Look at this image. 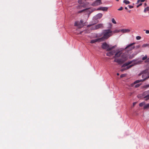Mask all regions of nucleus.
<instances>
[{
    "mask_svg": "<svg viewBox=\"0 0 149 149\" xmlns=\"http://www.w3.org/2000/svg\"><path fill=\"white\" fill-rule=\"evenodd\" d=\"M141 61H138L137 60H133L132 61L126 62L122 65V67L123 68H121L120 71L121 72H123L124 70H128L134 65L141 63Z\"/></svg>",
    "mask_w": 149,
    "mask_h": 149,
    "instance_id": "f257e3e1",
    "label": "nucleus"
},
{
    "mask_svg": "<svg viewBox=\"0 0 149 149\" xmlns=\"http://www.w3.org/2000/svg\"><path fill=\"white\" fill-rule=\"evenodd\" d=\"M116 47V45H115L113 46H112L111 45H109L106 42L103 43L102 45V48L107 51H110L106 54L107 56H110L113 55L116 53V51L115 50H111L112 49Z\"/></svg>",
    "mask_w": 149,
    "mask_h": 149,
    "instance_id": "f03ea898",
    "label": "nucleus"
},
{
    "mask_svg": "<svg viewBox=\"0 0 149 149\" xmlns=\"http://www.w3.org/2000/svg\"><path fill=\"white\" fill-rule=\"evenodd\" d=\"M104 31L105 32L103 36L100 38L102 41L107 39L112 35V31L110 29L105 30Z\"/></svg>",
    "mask_w": 149,
    "mask_h": 149,
    "instance_id": "7ed1b4c3",
    "label": "nucleus"
},
{
    "mask_svg": "<svg viewBox=\"0 0 149 149\" xmlns=\"http://www.w3.org/2000/svg\"><path fill=\"white\" fill-rule=\"evenodd\" d=\"M142 77L143 78V81L149 77V74L148 73V69H146L143 71L142 72Z\"/></svg>",
    "mask_w": 149,
    "mask_h": 149,
    "instance_id": "20e7f679",
    "label": "nucleus"
},
{
    "mask_svg": "<svg viewBox=\"0 0 149 149\" xmlns=\"http://www.w3.org/2000/svg\"><path fill=\"white\" fill-rule=\"evenodd\" d=\"M136 44L135 42H133L128 45L125 48V49H127L128 51H131L134 49L135 48L134 45Z\"/></svg>",
    "mask_w": 149,
    "mask_h": 149,
    "instance_id": "39448f33",
    "label": "nucleus"
},
{
    "mask_svg": "<svg viewBox=\"0 0 149 149\" xmlns=\"http://www.w3.org/2000/svg\"><path fill=\"white\" fill-rule=\"evenodd\" d=\"M83 23V20H81L80 22L77 21L75 22L74 24V26H77L79 28H82L84 26Z\"/></svg>",
    "mask_w": 149,
    "mask_h": 149,
    "instance_id": "423d86ee",
    "label": "nucleus"
},
{
    "mask_svg": "<svg viewBox=\"0 0 149 149\" xmlns=\"http://www.w3.org/2000/svg\"><path fill=\"white\" fill-rule=\"evenodd\" d=\"M143 97L146 100L149 99V90L144 92L142 95Z\"/></svg>",
    "mask_w": 149,
    "mask_h": 149,
    "instance_id": "0eeeda50",
    "label": "nucleus"
},
{
    "mask_svg": "<svg viewBox=\"0 0 149 149\" xmlns=\"http://www.w3.org/2000/svg\"><path fill=\"white\" fill-rule=\"evenodd\" d=\"M98 22V20H97L95 22L93 23V24L88 25L87 26V27H89L90 26H91V30H96L95 25H94L95 24L97 23Z\"/></svg>",
    "mask_w": 149,
    "mask_h": 149,
    "instance_id": "6e6552de",
    "label": "nucleus"
},
{
    "mask_svg": "<svg viewBox=\"0 0 149 149\" xmlns=\"http://www.w3.org/2000/svg\"><path fill=\"white\" fill-rule=\"evenodd\" d=\"M114 61L117 63L119 64H121L125 62V61L121 58H116L114 60Z\"/></svg>",
    "mask_w": 149,
    "mask_h": 149,
    "instance_id": "1a4fd4ad",
    "label": "nucleus"
},
{
    "mask_svg": "<svg viewBox=\"0 0 149 149\" xmlns=\"http://www.w3.org/2000/svg\"><path fill=\"white\" fill-rule=\"evenodd\" d=\"M101 4L102 2L101 0H96L91 5L93 6H96Z\"/></svg>",
    "mask_w": 149,
    "mask_h": 149,
    "instance_id": "9d476101",
    "label": "nucleus"
},
{
    "mask_svg": "<svg viewBox=\"0 0 149 149\" xmlns=\"http://www.w3.org/2000/svg\"><path fill=\"white\" fill-rule=\"evenodd\" d=\"M122 54L121 51L119 50H117L115 54L114 57L115 58L121 56Z\"/></svg>",
    "mask_w": 149,
    "mask_h": 149,
    "instance_id": "9b49d317",
    "label": "nucleus"
},
{
    "mask_svg": "<svg viewBox=\"0 0 149 149\" xmlns=\"http://www.w3.org/2000/svg\"><path fill=\"white\" fill-rule=\"evenodd\" d=\"M121 58L125 61V62L127 60V55L126 53H124L122 54L121 56Z\"/></svg>",
    "mask_w": 149,
    "mask_h": 149,
    "instance_id": "f8f14e48",
    "label": "nucleus"
},
{
    "mask_svg": "<svg viewBox=\"0 0 149 149\" xmlns=\"http://www.w3.org/2000/svg\"><path fill=\"white\" fill-rule=\"evenodd\" d=\"M78 2L79 4H80V5H79L77 6V8L78 9H79L81 8V7L82 6L84 7L83 6H82L81 5L83 3V0H78Z\"/></svg>",
    "mask_w": 149,
    "mask_h": 149,
    "instance_id": "ddd939ff",
    "label": "nucleus"
},
{
    "mask_svg": "<svg viewBox=\"0 0 149 149\" xmlns=\"http://www.w3.org/2000/svg\"><path fill=\"white\" fill-rule=\"evenodd\" d=\"M102 41L100 38H97L95 39L92 40L90 41V43L93 44L97 42H101Z\"/></svg>",
    "mask_w": 149,
    "mask_h": 149,
    "instance_id": "4468645a",
    "label": "nucleus"
},
{
    "mask_svg": "<svg viewBox=\"0 0 149 149\" xmlns=\"http://www.w3.org/2000/svg\"><path fill=\"white\" fill-rule=\"evenodd\" d=\"M102 14L100 13H98L94 17V19H100L102 17Z\"/></svg>",
    "mask_w": 149,
    "mask_h": 149,
    "instance_id": "2eb2a0df",
    "label": "nucleus"
},
{
    "mask_svg": "<svg viewBox=\"0 0 149 149\" xmlns=\"http://www.w3.org/2000/svg\"><path fill=\"white\" fill-rule=\"evenodd\" d=\"M142 79H141L140 80H137L135 81L133 83H132L131 84V86H134V85L135 84H137L139 82H140L141 81H143Z\"/></svg>",
    "mask_w": 149,
    "mask_h": 149,
    "instance_id": "dca6fc26",
    "label": "nucleus"
},
{
    "mask_svg": "<svg viewBox=\"0 0 149 149\" xmlns=\"http://www.w3.org/2000/svg\"><path fill=\"white\" fill-rule=\"evenodd\" d=\"M123 33H128L130 31V30L128 29H122L120 31Z\"/></svg>",
    "mask_w": 149,
    "mask_h": 149,
    "instance_id": "f3484780",
    "label": "nucleus"
},
{
    "mask_svg": "<svg viewBox=\"0 0 149 149\" xmlns=\"http://www.w3.org/2000/svg\"><path fill=\"white\" fill-rule=\"evenodd\" d=\"M95 26L96 29H97L99 28H102L103 27V24H98L95 25Z\"/></svg>",
    "mask_w": 149,
    "mask_h": 149,
    "instance_id": "a211bd4d",
    "label": "nucleus"
},
{
    "mask_svg": "<svg viewBox=\"0 0 149 149\" xmlns=\"http://www.w3.org/2000/svg\"><path fill=\"white\" fill-rule=\"evenodd\" d=\"M101 10L103 11H107L108 8L107 7H101Z\"/></svg>",
    "mask_w": 149,
    "mask_h": 149,
    "instance_id": "6ab92c4d",
    "label": "nucleus"
},
{
    "mask_svg": "<svg viewBox=\"0 0 149 149\" xmlns=\"http://www.w3.org/2000/svg\"><path fill=\"white\" fill-rule=\"evenodd\" d=\"M149 107V103L145 105L143 107L144 109H146Z\"/></svg>",
    "mask_w": 149,
    "mask_h": 149,
    "instance_id": "aec40b11",
    "label": "nucleus"
},
{
    "mask_svg": "<svg viewBox=\"0 0 149 149\" xmlns=\"http://www.w3.org/2000/svg\"><path fill=\"white\" fill-rule=\"evenodd\" d=\"M149 11V7H147L145 8L144 12L145 13H146L147 11Z\"/></svg>",
    "mask_w": 149,
    "mask_h": 149,
    "instance_id": "412c9836",
    "label": "nucleus"
},
{
    "mask_svg": "<svg viewBox=\"0 0 149 149\" xmlns=\"http://www.w3.org/2000/svg\"><path fill=\"white\" fill-rule=\"evenodd\" d=\"M123 2L126 4H128L130 3V2L129 1L126 0H124Z\"/></svg>",
    "mask_w": 149,
    "mask_h": 149,
    "instance_id": "4be33fe9",
    "label": "nucleus"
},
{
    "mask_svg": "<svg viewBox=\"0 0 149 149\" xmlns=\"http://www.w3.org/2000/svg\"><path fill=\"white\" fill-rule=\"evenodd\" d=\"M148 58V56L147 55H146L145 56L143 57L142 58V60L143 61H144L145 60H146L147 58Z\"/></svg>",
    "mask_w": 149,
    "mask_h": 149,
    "instance_id": "5701e85b",
    "label": "nucleus"
},
{
    "mask_svg": "<svg viewBox=\"0 0 149 149\" xmlns=\"http://www.w3.org/2000/svg\"><path fill=\"white\" fill-rule=\"evenodd\" d=\"M148 45H149V44H143L142 45V47H146L148 46Z\"/></svg>",
    "mask_w": 149,
    "mask_h": 149,
    "instance_id": "b1692460",
    "label": "nucleus"
},
{
    "mask_svg": "<svg viewBox=\"0 0 149 149\" xmlns=\"http://www.w3.org/2000/svg\"><path fill=\"white\" fill-rule=\"evenodd\" d=\"M145 104V102H143L139 104V106L140 107H142L143 105H144Z\"/></svg>",
    "mask_w": 149,
    "mask_h": 149,
    "instance_id": "393cba45",
    "label": "nucleus"
},
{
    "mask_svg": "<svg viewBox=\"0 0 149 149\" xmlns=\"http://www.w3.org/2000/svg\"><path fill=\"white\" fill-rule=\"evenodd\" d=\"M120 30H116L113 31H112V33H118L119 32H120Z\"/></svg>",
    "mask_w": 149,
    "mask_h": 149,
    "instance_id": "a878e982",
    "label": "nucleus"
},
{
    "mask_svg": "<svg viewBox=\"0 0 149 149\" xmlns=\"http://www.w3.org/2000/svg\"><path fill=\"white\" fill-rule=\"evenodd\" d=\"M111 21L114 24H116V22L114 18H112L111 19Z\"/></svg>",
    "mask_w": 149,
    "mask_h": 149,
    "instance_id": "bb28decb",
    "label": "nucleus"
},
{
    "mask_svg": "<svg viewBox=\"0 0 149 149\" xmlns=\"http://www.w3.org/2000/svg\"><path fill=\"white\" fill-rule=\"evenodd\" d=\"M141 37L140 36H137L136 37V39L137 40H139L141 39Z\"/></svg>",
    "mask_w": 149,
    "mask_h": 149,
    "instance_id": "cd10ccee",
    "label": "nucleus"
},
{
    "mask_svg": "<svg viewBox=\"0 0 149 149\" xmlns=\"http://www.w3.org/2000/svg\"><path fill=\"white\" fill-rule=\"evenodd\" d=\"M140 85H141V84H137L135 85L134 86V87L135 88H137V87H139L140 86Z\"/></svg>",
    "mask_w": 149,
    "mask_h": 149,
    "instance_id": "c85d7f7f",
    "label": "nucleus"
},
{
    "mask_svg": "<svg viewBox=\"0 0 149 149\" xmlns=\"http://www.w3.org/2000/svg\"><path fill=\"white\" fill-rule=\"evenodd\" d=\"M145 0H138L137 3H138L140 1H141V2H143L145 1Z\"/></svg>",
    "mask_w": 149,
    "mask_h": 149,
    "instance_id": "c756f323",
    "label": "nucleus"
},
{
    "mask_svg": "<svg viewBox=\"0 0 149 149\" xmlns=\"http://www.w3.org/2000/svg\"><path fill=\"white\" fill-rule=\"evenodd\" d=\"M126 76V74H123L120 75V77L121 78H122V77H125Z\"/></svg>",
    "mask_w": 149,
    "mask_h": 149,
    "instance_id": "7c9ffc66",
    "label": "nucleus"
},
{
    "mask_svg": "<svg viewBox=\"0 0 149 149\" xmlns=\"http://www.w3.org/2000/svg\"><path fill=\"white\" fill-rule=\"evenodd\" d=\"M145 62V63L149 62V57L147 58Z\"/></svg>",
    "mask_w": 149,
    "mask_h": 149,
    "instance_id": "2f4dec72",
    "label": "nucleus"
},
{
    "mask_svg": "<svg viewBox=\"0 0 149 149\" xmlns=\"http://www.w3.org/2000/svg\"><path fill=\"white\" fill-rule=\"evenodd\" d=\"M144 31H145V30H144ZM145 31H146V34H149V30H145Z\"/></svg>",
    "mask_w": 149,
    "mask_h": 149,
    "instance_id": "473e14b6",
    "label": "nucleus"
},
{
    "mask_svg": "<svg viewBox=\"0 0 149 149\" xmlns=\"http://www.w3.org/2000/svg\"><path fill=\"white\" fill-rule=\"evenodd\" d=\"M88 9H87V8H86V9H85L83 10H81V11H79V13H81V12H83V11H84V10H87Z\"/></svg>",
    "mask_w": 149,
    "mask_h": 149,
    "instance_id": "72a5a7b5",
    "label": "nucleus"
},
{
    "mask_svg": "<svg viewBox=\"0 0 149 149\" xmlns=\"http://www.w3.org/2000/svg\"><path fill=\"white\" fill-rule=\"evenodd\" d=\"M123 7H120V8H119V9H118V10H122L123 9Z\"/></svg>",
    "mask_w": 149,
    "mask_h": 149,
    "instance_id": "f704fd0d",
    "label": "nucleus"
},
{
    "mask_svg": "<svg viewBox=\"0 0 149 149\" xmlns=\"http://www.w3.org/2000/svg\"><path fill=\"white\" fill-rule=\"evenodd\" d=\"M128 6L130 8H133V6H132L128 5Z\"/></svg>",
    "mask_w": 149,
    "mask_h": 149,
    "instance_id": "c9c22d12",
    "label": "nucleus"
},
{
    "mask_svg": "<svg viewBox=\"0 0 149 149\" xmlns=\"http://www.w3.org/2000/svg\"><path fill=\"white\" fill-rule=\"evenodd\" d=\"M140 47V45H138L136 46V47L137 48H139Z\"/></svg>",
    "mask_w": 149,
    "mask_h": 149,
    "instance_id": "e433bc0d",
    "label": "nucleus"
},
{
    "mask_svg": "<svg viewBox=\"0 0 149 149\" xmlns=\"http://www.w3.org/2000/svg\"><path fill=\"white\" fill-rule=\"evenodd\" d=\"M142 5V3H140L139 4V5H137L136 6V7L137 8H138L139 7V6H141V5Z\"/></svg>",
    "mask_w": 149,
    "mask_h": 149,
    "instance_id": "4c0bfd02",
    "label": "nucleus"
},
{
    "mask_svg": "<svg viewBox=\"0 0 149 149\" xmlns=\"http://www.w3.org/2000/svg\"><path fill=\"white\" fill-rule=\"evenodd\" d=\"M149 87V84L147 85H146L144 86V87L145 88H148Z\"/></svg>",
    "mask_w": 149,
    "mask_h": 149,
    "instance_id": "58836bf2",
    "label": "nucleus"
},
{
    "mask_svg": "<svg viewBox=\"0 0 149 149\" xmlns=\"http://www.w3.org/2000/svg\"><path fill=\"white\" fill-rule=\"evenodd\" d=\"M101 7H100V8H98L97 9V10H101Z\"/></svg>",
    "mask_w": 149,
    "mask_h": 149,
    "instance_id": "ea45409f",
    "label": "nucleus"
},
{
    "mask_svg": "<svg viewBox=\"0 0 149 149\" xmlns=\"http://www.w3.org/2000/svg\"><path fill=\"white\" fill-rule=\"evenodd\" d=\"M109 24L110 26V27H111V26H112V25L111 24V23H109Z\"/></svg>",
    "mask_w": 149,
    "mask_h": 149,
    "instance_id": "a19ab883",
    "label": "nucleus"
},
{
    "mask_svg": "<svg viewBox=\"0 0 149 149\" xmlns=\"http://www.w3.org/2000/svg\"><path fill=\"white\" fill-rule=\"evenodd\" d=\"M83 31H81L80 32V34H81L83 33Z\"/></svg>",
    "mask_w": 149,
    "mask_h": 149,
    "instance_id": "79ce46f5",
    "label": "nucleus"
},
{
    "mask_svg": "<svg viewBox=\"0 0 149 149\" xmlns=\"http://www.w3.org/2000/svg\"><path fill=\"white\" fill-rule=\"evenodd\" d=\"M144 6H147V4L146 3H145L144 4Z\"/></svg>",
    "mask_w": 149,
    "mask_h": 149,
    "instance_id": "37998d69",
    "label": "nucleus"
},
{
    "mask_svg": "<svg viewBox=\"0 0 149 149\" xmlns=\"http://www.w3.org/2000/svg\"><path fill=\"white\" fill-rule=\"evenodd\" d=\"M135 104H136V103L135 102L133 103V106H134Z\"/></svg>",
    "mask_w": 149,
    "mask_h": 149,
    "instance_id": "c03bdc74",
    "label": "nucleus"
},
{
    "mask_svg": "<svg viewBox=\"0 0 149 149\" xmlns=\"http://www.w3.org/2000/svg\"><path fill=\"white\" fill-rule=\"evenodd\" d=\"M125 9L126 10H127V7H125Z\"/></svg>",
    "mask_w": 149,
    "mask_h": 149,
    "instance_id": "a18cd8bd",
    "label": "nucleus"
},
{
    "mask_svg": "<svg viewBox=\"0 0 149 149\" xmlns=\"http://www.w3.org/2000/svg\"><path fill=\"white\" fill-rule=\"evenodd\" d=\"M117 75H119V73H117Z\"/></svg>",
    "mask_w": 149,
    "mask_h": 149,
    "instance_id": "49530a36",
    "label": "nucleus"
},
{
    "mask_svg": "<svg viewBox=\"0 0 149 149\" xmlns=\"http://www.w3.org/2000/svg\"><path fill=\"white\" fill-rule=\"evenodd\" d=\"M116 0V1H119V0Z\"/></svg>",
    "mask_w": 149,
    "mask_h": 149,
    "instance_id": "de8ad7c7",
    "label": "nucleus"
}]
</instances>
